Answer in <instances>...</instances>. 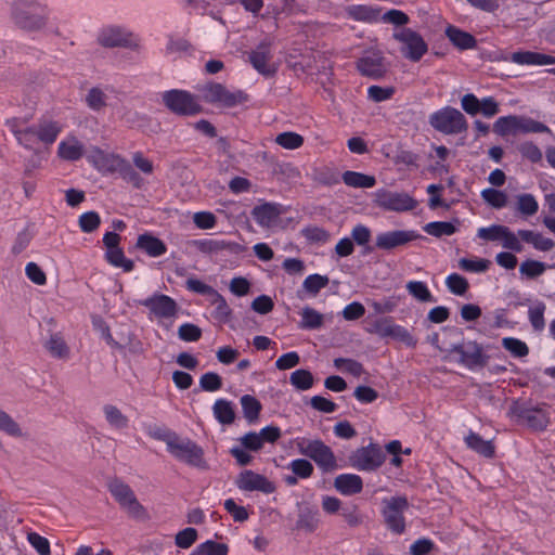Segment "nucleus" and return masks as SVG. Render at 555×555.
<instances>
[{
  "mask_svg": "<svg viewBox=\"0 0 555 555\" xmlns=\"http://www.w3.org/2000/svg\"><path fill=\"white\" fill-rule=\"evenodd\" d=\"M50 8L40 0H12L10 17L16 28L25 33H39L50 22Z\"/></svg>",
  "mask_w": 555,
  "mask_h": 555,
  "instance_id": "obj_1",
  "label": "nucleus"
},
{
  "mask_svg": "<svg viewBox=\"0 0 555 555\" xmlns=\"http://www.w3.org/2000/svg\"><path fill=\"white\" fill-rule=\"evenodd\" d=\"M508 415L526 424L534 431H543L550 424L546 403L531 405L527 401L514 400L509 405Z\"/></svg>",
  "mask_w": 555,
  "mask_h": 555,
  "instance_id": "obj_2",
  "label": "nucleus"
},
{
  "mask_svg": "<svg viewBox=\"0 0 555 555\" xmlns=\"http://www.w3.org/2000/svg\"><path fill=\"white\" fill-rule=\"evenodd\" d=\"M298 452L312 461L324 472L330 473L337 468V461L332 449L320 439L300 438L296 440Z\"/></svg>",
  "mask_w": 555,
  "mask_h": 555,
  "instance_id": "obj_3",
  "label": "nucleus"
},
{
  "mask_svg": "<svg viewBox=\"0 0 555 555\" xmlns=\"http://www.w3.org/2000/svg\"><path fill=\"white\" fill-rule=\"evenodd\" d=\"M168 452L179 462L189 466L207 470L209 465L205 460V453L201 446L189 438H180L179 436L169 443Z\"/></svg>",
  "mask_w": 555,
  "mask_h": 555,
  "instance_id": "obj_4",
  "label": "nucleus"
},
{
  "mask_svg": "<svg viewBox=\"0 0 555 555\" xmlns=\"http://www.w3.org/2000/svg\"><path fill=\"white\" fill-rule=\"evenodd\" d=\"M430 126L444 134H459L467 131L465 116L452 106H446L429 116Z\"/></svg>",
  "mask_w": 555,
  "mask_h": 555,
  "instance_id": "obj_5",
  "label": "nucleus"
},
{
  "mask_svg": "<svg viewBox=\"0 0 555 555\" xmlns=\"http://www.w3.org/2000/svg\"><path fill=\"white\" fill-rule=\"evenodd\" d=\"M199 91L206 103L221 107H234L248 100V95L244 91H231L218 82L206 83L199 89Z\"/></svg>",
  "mask_w": 555,
  "mask_h": 555,
  "instance_id": "obj_6",
  "label": "nucleus"
},
{
  "mask_svg": "<svg viewBox=\"0 0 555 555\" xmlns=\"http://www.w3.org/2000/svg\"><path fill=\"white\" fill-rule=\"evenodd\" d=\"M108 489L114 499L118 502L128 515L135 519L146 518V509L138 501L133 490L120 480H113L108 485Z\"/></svg>",
  "mask_w": 555,
  "mask_h": 555,
  "instance_id": "obj_7",
  "label": "nucleus"
},
{
  "mask_svg": "<svg viewBox=\"0 0 555 555\" xmlns=\"http://www.w3.org/2000/svg\"><path fill=\"white\" fill-rule=\"evenodd\" d=\"M392 37L401 43L402 55L412 62H418L428 51L423 37L411 28H401L395 31Z\"/></svg>",
  "mask_w": 555,
  "mask_h": 555,
  "instance_id": "obj_8",
  "label": "nucleus"
},
{
  "mask_svg": "<svg viewBox=\"0 0 555 555\" xmlns=\"http://www.w3.org/2000/svg\"><path fill=\"white\" fill-rule=\"evenodd\" d=\"M163 102L172 113L183 116H192L202 112L197 99L188 91L169 90L164 92Z\"/></svg>",
  "mask_w": 555,
  "mask_h": 555,
  "instance_id": "obj_9",
  "label": "nucleus"
},
{
  "mask_svg": "<svg viewBox=\"0 0 555 555\" xmlns=\"http://www.w3.org/2000/svg\"><path fill=\"white\" fill-rule=\"evenodd\" d=\"M138 304L149 310L151 319L154 318L158 321L173 320L179 312L177 301L160 293H154L150 297L139 300Z\"/></svg>",
  "mask_w": 555,
  "mask_h": 555,
  "instance_id": "obj_10",
  "label": "nucleus"
},
{
  "mask_svg": "<svg viewBox=\"0 0 555 555\" xmlns=\"http://www.w3.org/2000/svg\"><path fill=\"white\" fill-rule=\"evenodd\" d=\"M374 196L376 206L388 211H410L417 206V201L405 192L380 189L375 192Z\"/></svg>",
  "mask_w": 555,
  "mask_h": 555,
  "instance_id": "obj_11",
  "label": "nucleus"
},
{
  "mask_svg": "<svg viewBox=\"0 0 555 555\" xmlns=\"http://www.w3.org/2000/svg\"><path fill=\"white\" fill-rule=\"evenodd\" d=\"M449 353L457 354V362L469 370L486 366L489 359V357L485 354L482 346L472 340L453 345Z\"/></svg>",
  "mask_w": 555,
  "mask_h": 555,
  "instance_id": "obj_12",
  "label": "nucleus"
},
{
  "mask_svg": "<svg viewBox=\"0 0 555 555\" xmlns=\"http://www.w3.org/2000/svg\"><path fill=\"white\" fill-rule=\"evenodd\" d=\"M383 516L389 530L401 534L405 530L403 512L408 509L409 502L405 496H392L383 501Z\"/></svg>",
  "mask_w": 555,
  "mask_h": 555,
  "instance_id": "obj_13",
  "label": "nucleus"
},
{
  "mask_svg": "<svg viewBox=\"0 0 555 555\" xmlns=\"http://www.w3.org/2000/svg\"><path fill=\"white\" fill-rule=\"evenodd\" d=\"M477 236L487 242H501L504 248L516 253L522 250V245L518 240V232L514 233L506 225L492 224L487 228H480L477 231Z\"/></svg>",
  "mask_w": 555,
  "mask_h": 555,
  "instance_id": "obj_14",
  "label": "nucleus"
},
{
  "mask_svg": "<svg viewBox=\"0 0 555 555\" xmlns=\"http://www.w3.org/2000/svg\"><path fill=\"white\" fill-rule=\"evenodd\" d=\"M384 461L385 454L380 447L375 443L359 448L349 456V462L352 467L365 472L377 469L383 465Z\"/></svg>",
  "mask_w": 555,
  "mask_h": 555,
  "instance_id": "obj_15",
  "label": "nucleus"
},
{
  "mask_svg": "<svg viewBox=\"0 0 555 555\" xmlns=\"http://www.w3.org/2000/svg\"><path fill=\"white\" fill-rule=\"evenodd\" d=\"M235 485L243 491H260L266 494H271L276 489L274 482L270 481L266 476L250 469L243 470L237 476Z\"/></svg>",
  "mask_w": 555,
  "mask_h": 555,
  "instance_id": "obj_16",
  "label": "nucleus"
},
{
  "mask_svg": "<svg viewBox=\"0 0 555 555\" xmlns=\"http://www.w3.org/2000/svg\"><path fill=\"white\" fill-rule=\"evenodd\" d=\"M357 68L363 76L378 79L386 73L385 59L379 51H366L357 61Z\"/></svg>",
  "mask_w": 555,
  "mask_h": 555,
  "instance_id": "obj_17",
  "label": "nucleus"
},
{
  "mask_svg": "<svg viewBox=\"0 0 555 555\" xmlns=\"http://www.w3.org/2000/svg\"><path fill=\"white\" fill-rule=\"evenodd\" d=\"M420 237L421 235L413 230H395L379 233L376 236L375 245L379 249L390 250Z\"/></svg>",
  "mask_w": 555,
  "mask_h": 555,
  "instance_id": "obj_18",
  "label": "nucleus"
},
{
  "mask_svg": "<svg viewBox=\"0 0 555 555\" xmlns=\"http://www.w3.org/2000/svg\"><path fill=\"white\" fill-rule=\"evenodd\" d=\"M98 42L104 48L132 47V34L118 26L103 27L98 35Z\"/></svg>",
  "mask_w": 555,
  "mask_h": 555,
  "instance_id": "obj_19",
  "label": "nucleus"
},
{
  "mask_svg": "<svg viewBox=\"0 0 555 555\" xmlns=\"http://www.w3.org/2000/svg\"><path fill=\"white\" fill-rule=\"evenodd\" d=\"M89 160L103 173H117L125 158L118 154L106 153L99 147H94Z\"/></svg>",
  "mask_w": 555,
  "mask_h": 555,
  "instance_id": "obj_20",
  "label": "nucleus"
},
{
  "mask_svg": "<svg viewBox=\"0 0 555 555\" xmlns=\"http://www.w3.org/2000/svg\"><path fill=\"white\" fill-rule=\"evenodd\" d=\"M271 59V46L269 42H261L249 54V60L254 68L268 77L275 73V67L270 64Z\"/></svg>",
  "mask_w": 555,
  "mask_h": 555,
  "instance_id": "obj_21",
  "label": "nucleus"
},
{
  "mask_svg": "<svg viewBox=\"0 0 555 555\" xmlns=\"http://www.w3.org/2000/svg\"><path fill=\"white\" fill-rule=\"evenodd\" d=\"M511 62L518 65H548L555 64V56L547 55L533 51H516L513 52L508 59Z\"/></svg>",
  "mask_w": 555,
  "mask_h": 555,
  "instance_id": "obj_22",
  "label": "nucleus"
},
{
  "mask_svg": "<svg viewBox=\"0 0 555 555\" xmlns=\"http://www.w3.org/2000/svg\"><path fill=\"white\" fill-rule=\"evenodd\" d=\"M349 18L357 22L375 23L379 21L382 9L366 4H352L346 8Z\"/></svg>",
  "mask_w": 555,
  "mask_h": 555,
  "instance_id": "obj_23",
  "label": "nucleus"
},
{
  "mask_svg": "<svg viewBox=\"0 0 555 555\" xmlns=\"http://www.w3.org/2000/svg\"><path fill=\"white\" fill-rule=\"evenodd\" d=\"M35 128L39 142L46 145H52L63 129L62 125L53 119H40Z\"/></svg>",
  "mask_w": 555,
  "mask_h": 555,
  "instance_id": "obj_24",
  "label": "nucleus"
},
{
  "mask_svg": "<svg viewBox=\"0 0 555 555\" xmlns=\"http://www.w3.org/2000/svg\"><path fill=\"white\" fill-rule=\"evenodd\" d=\"M83 144L74 135L61 141L57 147V155L64 160H78L83 156Z\"/></svg>",
  "mask_w": 555,
  "mask_h": 555,
  "instance_id": "obj_25",
  "label": "nucleus"
},
{
  "mask_svg": "<svg viewBox=\"0 0 555 555\" xmlns=\"http://www.w3.org/2000/svg\"><path fill=\"white\" fill-rule=\"evenodd\" d=\"M334 487L344 495L360 493L363 489L362 478L354 474H341L334 480Z\"/></svg>",
  "mask_w": 555,
  "mask_h": 555,
  "instance_id": "obj_26",
  "label": "nucleus"
},
{
  "mask_svg": "<svg viewBox=\"0 0 555 555\" xmlns=\"http://www.w3.org/2000/svg\"><path fill=\"white\" fill-rule=\"evenodd\" d=\"M468 449L475 451L486 459H492L495 455V447L491 440H485L480 435L469 431L464 438Z\"/></svg>",
  "mask_w": 555,
  "mask_h": 555,
  "instance_id": "obj_27",
  "label": "nucleus"
},
{
  "mask_svg": "<svg viewBox=\"0 0 555 555\" xmlns=\"http://www.w3.org/2000/svg\"><path fill=\"white\" fill-rule=\"evenodd\" d=\"M43 347L52 358L66 360L69 358L70 349L61 333H53L44 341Z\"/></svg>",
  "mask_w": 555,
  "mask_h": 555,
  "instance_id": "obj_28",
  "label": "nucleus"
},
{
  "mask_svg": "<svg viewBox=\"0 0 555 555\" xmlns=\"http://www.w3.org/2000/svg\"><path fill=\"white\" fill-rule=\"evenodd\" d=\"M135 246L144 250L150 257H159L167 251L166 244L149 233L139 235Z\"/></svg>",
  "mask_w": 555,
  "mask_h": 555,
  "instance_id": "obj_29",
  "label": "nucleus"
},
{
  "mask_svg": "<svg viewBox=\"0 0 555 555\" xmlns=\"http://www.w3.org/2000/svg\"><path fill=\"white\" fill-rule=\"evenodd\" d=\"M446 36L461 50L474 49L477 46V40L473 35L452 25L446 28Z\"/></svg>",
  "mask_w": 555,
  "mask_h": 555,
  "instance_id": "obj_30",
  "label": "nucleus"
},
{
  "mask_svg": "<svg viewBox=\"0 0 555 555\" xmlns=\"http://www.w3.org/2000/svg\"><path fill=\"white\" fill-rule=\"evenodd\" d=\"M193 246L203 254H217L221 250H235L238 247L235 243L225 242L215 238L195 240L192 242Z\"/></svg>",
  "mask_w": 555,
  "mask_h": 555,
  "instance_id": "obj_31",
  "label": "nucleus"
},
{
  "mask_svg": "<svg viewBox=\"0 0 555 555\" xmlns=\"http://www.w3.org/2000/svg\"><path fill=\"white\" fill-rule=\"evenodd\" d=\"M280 211L274 204L266 203L254 207L251 216L261 227H270L278 219Z\"/></svg>",
  "mask_w": 555,
  "mask_h": 555,
  "instance_id": "obj_32",
  "label": "nucleus"
},
{
  "mask_svg": "<svg viewBox=\"0 0 555 555\" xmlns=\"http://www.w3.org/2000/svg\"><path fill=\"white\" fill-rule=\"evenodd\" d=\"M518 240L531 244L535 249L541 251H548L555 245L553 240L544 237L542 234L531 230H518Z\"/></svg>",
  "mask_w": 555,
  "mask_h": 555,
  "instance_id": "obj_33",
  "label": "nucleus"
},
{
  "mask_svg": "<svg viewBox=\"0 0 555 555\" xmlns=\"http://www.w3.org/2000/svg\"><path fill=\"white\" fill-rule=\"evenodd\" d=\"M520 115L499 117L493 124V131L501 137L517 134L519 132Z\"/></svg>",
  "mask_w": 555,
  "mask_h": 555,
  "instance_id": "obj_34",
  "label": "nucleus"
},
{
  "mask_svg": "<svg viewBox=\"0 0 555 555\" xmlns=\"http://www.w3.org/2000/svg\"><path fill=\"white\" fill-rule=\"evenodd\" d=\"M214 415L222 425H230L235 420V411L231 401L218 399L212 406Z\"/></svg>",
  "mask_w": 555,
  "mask_h": 555,
  "instance_id": "obj_35",
  "label": "nucleus"
},
{
  "mask_svg": "<svg viewBox=\"0 0 555 555\" xmlns=\"http://www.w3.org/2000/svg\"><path fill=\"white\" fill-rule=\"evenodd\" d=\"M319 511L305 506L300 508L296 527L298 529L313 532L319 526Z\"/></svg>",
  "mask_w": 555,
  "mask_h": 555,
  "instance_id": "obj_36",
  "label": "nucleus"
},
{
  "mask_svg": "<svg viewBox=\"0 0 555 555\" xmlns=\"http://www.w3.org/2000/svg\"><path fill=\"white\" fill-rule=\"evenodd\" d=\"M343 181L348 186L360 189H370L376 184V179L374 176H369L357 171H345L343 173Z\"/></svg>",
  "mask_w": 555,
  "mask_h": 555,
  "instance_id": "obj_37",
  "label": "nucleus"
},
{
  "mask_svg": "<svg viewBox=\"0 0 555 555\" xmlns=\"http://www.w3.org/2000/svg\"><path fill=\"white\" fill-rule=\"evenodd\" d=\"M103 413L111 427L119 430L128 427L129 418L116 405L105 404Z\"/></svg>",
  "mask_w": 555,
  "mask_h": 555,
  "instance_id": "obj_38",
  "label": "nucleus"
},
{
  "mask_svg": "<svg viewBox=\"0 0 555 555\" xmlns=\"http://www.w3.org/2000/svg\"><path fill=\"white\" fill-rule=\"evenodd\" d=\"M107 94L99 87H92L86 94L85 102L93 112H101L107 106Z\"/></svg>",
  "mask_w": 555,
  "mask_h": 555,
  "instance_id": "obj_39",
  "label": "nucleus"
},
{
  "mask_svg": "<svg viewBox=\"0 0 555 555\" xmlns=\"http://www.w3.org/2000/svg\"><path fill=\"white\" fill-rule=\"evenodd\" d=\"M210 302L215 306L212 317L219 322L227 323L231 318L232 310L224 297L216 292V294L210 297Z\"/></svg>",
  "mask_w": 555,
  "mask_h": 555,
  "instance_id": "obj_40",
  "label": "nucleus"
},
{
  "mask_svg": "<svg viewBox=\"0 0 555 555\" xmlns=\"http://www.w3.org/2000/svg\"><path fill=\"white\" fill-rule=\"evenodd\" d=\"M423 230L431 236L442 237L453 235L457 231V228L452 222L434 221L425 224Z\"/></svg>",
  "mask_w": 555,
  "mask_h": 555,
  "instance_id": "obj_41",
  "label": "nucleus"
},
{
  "mask_svg": "<svg viewBox=\"0 0 555 555\" xmlns=\"http://www.w3.org/2000/svg\"><path fill=\"white\" fill-rule=\"evenodd\" d=\"M323 325V315L311 307H305L301 311L300 328L318 330Z\"/></svg>",
  "mask_w": 555,
  "mask_h": 555,
  "instance_id": "obj_42",
  "label": "nucleus"
},
{
  "mask_svg": "<svg viewBox=\"0 0 555 555\" xmlns=\"http://www.w3.org/2000/svg\"><path fill=\"white\" fill-rule=\"evenodd\" d=\"M408 293L421 302H434L435 298L422 281H410L405 285Z\"/></svg>",
  "mask_w": 555,
  "mask_h": 555,
  "instance_id": "obj_43",
  "label": "nucleus"
},
{
  "mask_svg": "<svg viewBox=\"0 0 555 555\" xmlns=\"http://www.w3.org/2000/svg\"><path fill=\"white\" fill-rule=\"evenodd\" d=\"M241 405L243 409L244 417L249 422L254 423L258 420L261 411V403L250 395H244L241 398Z\"/></svg>",
  "mask_w": 555,
  "mask_h": 555,
  "instance_id": "obj_44",
  "label": "nucleus"
},
{
  "mask_svg": "<svg viewBox=\"0 0 555 555\" xmlns=\"http://www.w3.org/2000/svg\"><path fill=\"white\" fill-rule=\"evenodd\" d=\"M393 323L395 322L391 318L375 319L374 321L369 322L365 331L383 338L390 337Z\"/></svg>",
  "mask_w": 555,
  "mask_h": 555,
  "instance_id": "obj_45",
  "label": "nucleus"
},
{
  "mask_svg": "<svg viewBox=\"0 0 555 555\" xmlns=\"http://www.w3.org/2000/svg\"><path fill=\"white\" fill-rule=\"evenodd\" d=\"M229 546L225 543H218L212 540H208L204 543L198 544L192 555H228Z\"/></svg>",
  "mask_w": 555,
  "mask_h": 555,
  "instance_id": "obj_46",
  "label": "nucleus"
},
{
  "mask_svg": "<svg viewBox=\"0 0 555 555\" xmlns=\"http://www.w3.org/2000/svg\"><path fill=\"white\" fill-rule=\"evenodd\" d=\"M105 258L112 266L122 268L125 272L133 270V261L125 257L120 247L106 250Z\"/></svg>",
  "mask_w": 555,
  "mask_h": 555,
  "instance_id": "obj_47",
  "label": "nucleus"
},
{
  "mask_svg": "<svg viewBox=\"0 0 555 555\" xmlns=\"http://www.w3.org/2000/svg\"><path fill=\"white\" fill-rule=\"evenodd\" d=\"M328 278L321 274H310L302 283V289L311 296H317L319 292L328 285Z\"/></svg>",
  "mask_w": 555,
  "mask_h": 555,
  "instance_id": "obj_48",
  "label": "nucleus"
},
{
  "mask_svg": "<svg viewBox=\"0 0 555 555\" xmlns=\"http://www.w3.org/2000/svg\"><path fill=\"white\" fill-rule=\"evenodd\" d=\"M289 382L298 390H308L313 386L314 379L310 371L299 369L291 374Z\"/></svg>",
  "mask_w": 555,
  "mask_h": 555,
  "instance_id": "obj_49",
  "label": "nucleus"
},
{
  "mask_svg": "<svg viewBox=\"0 0 555 555\" xmlns=\"http://www.w3.org/2000/svg\"><path fill=\"white\" fill-rule=\"evenodd\" d=\"M546 264L544 262L527 259L522 261L519 266V273L527 279H535L542 275L546 270Z\"/></svg>",
  "mask_w": 555,
  "mask_h": 555,
  "instance_id": "obj_50",
  "label": "nucleus"
},
{
  "mask_svg": "<svg viewBox=\"0 0 555 555\" xmlns=\"http://www.w3.org/2000/svg\"><path fill=\"white\" fill-rule=\"evenodd\" d=\"M502 346L515 358H524L529 353L527 344L515 337H504Z\"/></svg>",
  "mask_w": 555,
  "mask_h": 555,
  "instance_id": "obj_51",
  "label": "nucleus"
},
{
  "mask_svg": "<svg viewBox=\"0 0 555 555\" xmlns=\"http://www.w3.org/2000/svg\"><path fill=\"white\" fill-rule=\"evenodd\" d=\"M483 201L493 208L500 209L507 205V195L496 189H486L481 192Z\"/></svg>",
  "mask_w": 555,
  "mask_h": 555,
  "instance_id": "obj_52",
  "label": "nucleus"
},
{
  "mask_svg": "<svg viewBox=\"0 0 555 555\" xmlns=\"http://www.w3.org/2000/svg\"><path fill=\"white\" fill-rule=\"evenodd\" d=\"M546 306L544 302L539 301L533 307L529 308L528 317L534 331L541 332L545 326L544 312Z\"/></svg>",
  "mask_w": 555,
  "mask_h": 555,
  "instance_id": "obj_53",
  "label": "nucleus"
},
{
  "mask_svg": "<svg viewBox=\"0 0 555 555\" xmlns=\"http://www.w3.org/2000/svg\"><path fill=\"white\" fill-rule=\"evenodd\" d=\"M117 173L122 178V180L132 184L135 189H140L143 184V179L126 158Z\"/></svg>",
  "mask_w": 555,
  "mask_h": 555,
  "instance_id": "obj_54",
  "label": "nucleus"
},
{
  "mask_svg": "<svg viewBox=\"0 0 555 555\" xmlns=\"http://www.w3.org/2000/svg\"><path fill=\"white\" fill-rule=\"evenodd\" d=\"M519 121V132L521 133H552L551 129L546 125L530 117L520 115Z\"/></svg>",
  "mask_w": 555,
  "mask_h": 555,
  "instance_id": "obj_55",
  "label": "nucleus"
},
{
  "mask_svg": "<svg viewBox=\"0 0 555 555\" xmlns=\"http://www.w3.org/2000/svg\"><path fill=\"white\" fill-rule=\"evenodd\" d=\"M446 285L452 294L457 296H463L469 287L468 281L457 273L448 275L446 279Z\"/></svg>",
  "mask_w": 555,
  "mask_h": 555,
  "instance_id": "obj_56",
  "label": "nucleus"
},
{
  "mask_svg": "<svg viewBox=\"0 0 555 555\" xmlns=\"http://www.w3.org/2000/svg\"><path fill=\"white\" fill-rule=\"evenodd\" d=\"M517 209L525 216H533L539 209V204L532 194L525 193L517 196Z\"/></svg>",
  "mask_w": 555,
  "mask_h": 555,
  "instance_id": "obj_57",
  "label": "nucleus"
},
{
  "mask_svg": "<svg viewBox=\"0 0 555 555\" xmlns=\"http://www.w3.org/2000/svg\"><path fill=\"white\" fill-rule=\"evenodd\" d=\"M275 142L286 150H296L304 144V138L296 132L288 131L278 134Z\"/></svg>",
  "mask_w": 555,
  "mask_h": 555,
  "instance_id": "obj_58",
  "label": "nucleus"
},
{
  "mask_svg": "<svg viewBox=\"0 0 555 555\" xmlns=\"http://www.w3.org/2000/svg\"><path fill=\"white\" fill-rule=\"evenodd\" d=\"M334 365L336 369L343 370L356 377H359L364 373L362 363L353 359L337 358L334 360Z\"/></svg>",
  "mask_w": 555,
  "mask_h": 555,
  "instance_id": "obj_59",
  "label": "nucleus"
},
{
  "mask_svg": "<svg viewBox=\"0 0 555 555\" xmlns=\"http://www.w3.org/2000/svg\"><path fill=\"white\" fill-rule=\"evenodd\" d=\"M288 468L300 479H308L314 472L313 465L306 459H296L288 464Z\"/></svg>",
  "mask_w": 555,
  "mask_h": 555,
  "instance_id": "obj_60",
  "label": "nucleus"
},
{
  "mask_svg": "<svg viewBox=\"0 0 555 555\" xmlns=\"http://www.w3.org/2000/svg\"><path fill=\"white\" fill-rule=\"evenodd\" d=\"M146 434L155 440L165 442L167 448L169 447V443H171L178 436L175 431L158 425H150L146 428Z\"/></svg>",
  "mask_w": 555,
  "mask_h": 555,
  "instance_id": "obj_61",
  "label": "nucleus"
},
{
  "mask_svg": "<svg viewBox=\"0 0 555 555\" xmlns=\"http://www.w3.org/2000/svg\"><path fill=\"white\" fill-rule=\"evenodd\" d=\"M78 223L82 232L91 233L99 228L101 219L98 212L88 211L79 217Z\"/></svg>",
  "mask_w": 555,
  "mask_h": 555,
  "instance_id": "obj_62",
  "label": "nucleus"
},
{
  "mask_svg": "<svg viewBox=\"0 0 555 555\" xmlns=\"http://www.w3.org/2000/svg\"><path fill=\"white\" fill-rule=\"evenodd\" d=\"M199 386L204 391H217L222 387V378L215 372H207L201 376Z\"/></svg>",
  "mask_w": 555,
  "mask_h": 555,
  "instance_id": "obj_63",
  "label": "nucleus"
},
{
  "mask_svg": "<svg viewBox=\"0 0 555 555\" xmlns=\"http://www.w3.org/2000/svg\"><path fill=\"white\" fill-rule=\"evenodd\" d=\"M27 541L38 552L39 555H50V542L47 538L41 537L37 532H29L27 534Z\"/></svg>",
  "mask_w": 555,
  "mask_h": 555,
  "instance_id": "obj_64",
  "label": "nucleus"
}]
</instances>
